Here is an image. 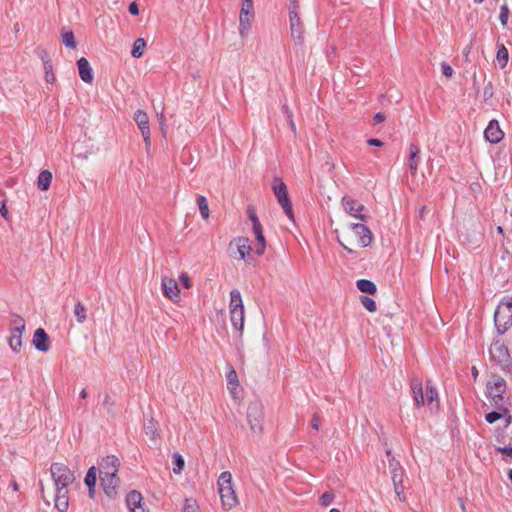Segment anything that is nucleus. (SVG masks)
Instances as JSON below:
<instances>
[{"label":"nucleus","instance_id":"nucleus-56","mask_svg":"<svg viewBox=\"0 0 512 512\" xmlns=\"http://www.w3.org/2000/svg\"><path fill=\"white\" fill-rule=\"evenodd\" d=\"M385 119H386L385 114H384V113H382V112H378V113L374 116V118H373V120H374V124H380V123L384 122V121H385Z\"/></svg>","mask_w":512,"mask_h":512},{"label":"nucleus","instance_id":"nucleus-43","mask_svg":"<svg viewBox=\"0 0 512 512\" xmlns=\"http://www.w3.org/2000/svg\"><path fill=\"white\" fill-rule=\"evenodd\" d=\"M334 499H335V494L333 492H331V491H326L320 497L319 503H320L321 506L327 507L330 504H332Z\"/></svg>","mask_w":512,"mask_h":512},{"label":"nucleus","instance_id":"nucleus-10","mask_svg":"<svg viewBox=\"0 0 512 512\" xmlns=\"http://www.w3.org/2000/svg\"><path fill=\"white\" fill-rule=\"evenodd\" d=\"M289 23L290 32L292 39L297 44H303L304 42V24L299 16V10L289 11Z\"/></svg>","mask_w":512,"mask_h":512},{"label":"nucleus","instance_id":"nucleus-47","mask_svg":"<svg viewBox=\"0 0 512 512\" xmlns=\"http://www.w3.org/2000/svg\"><path fill=\"white\" fill-rule=\"evenodd\" d=\"M282 112L286 116V119H287V121L289 123V126L291 127L292 131L295 132L296 131V127H295V123L293 121L292 111L289 109V107L287 105H283L282 106Z\"/></svg>","mask_w":512,"mask_h":512},{"label":"nucleus","instance_id":"nucleus-30","mask_svg":"<svg viewBox=\"0 0 512 512\" xmlns=\"http://www.w3.org/2000/svg\"><path fill=\"white\" fill-rule=\"evenodd\" d=\"M498 50L496 54L497 61L499 62L501 68H505L508 60H509V53L504 44H498Z\"/></svg>","mask_w":512,"mask_h":512},{"label":"nucleus","instance_id":"nucleus-24","mask_svg":"<svg viewBox=\"0 0 512 512\" xmlns=\"http://www.w3.org/2000/svg\"><path fill=\"white\" fill-rule=\"evenodd\" d=\"M237 245V250L239 253V259L244 260L246 256H249L252 248L250 245V240L247 237H238L234 240Z\"/></svg>","mask_w":512,"mask_h":512},{"label":"nucleus","instance_id":"nucleus-19","mask_svg":"<svg viewBox=\"0 0 512 512\" xmlns=\"http://www.w3.org/2000/svg\"><path fill=\"white\" fill-rule=\"evenodd\" d=\"M32 343L40 352H47L50 349V338L43 328L36 329Z\"/></svg>","mask_w":512,"mask_h":512},{"label":"nucleus","instance_id":"nucleus-9","mask_svg":"<svg viewBox=\"0 0 512 512\" xmlns=\"http://www.w3.org/2000/svg\"><path fill=\"white\" fill-rule=\"evenodd\" d=\"M486 393L489 399L507 395V384L505 379L499 375H491L486 384Z\"/></svg>","mask_w":512,"mask_h":512},{"label":"nucleus","instance_id":"nucleus-52","mask_svg":"<svg viewBox=\"0 0 512 512\" xmlns=\"http://www.w3.org/2000/svg\"><path fill=\"white\" fill-rule=\"evenodd\" d=\"M496 450L507 457H512V445L510 444L507 446H499Z\"/></svg>","mask_w":512,"mask_h":512},{"label":"nucleus","instance_id":"nucleus-13","mask_svg":"<svg viewBox=\"0 0 512 512\" xmlns=\"http://www.w3.org/2000/svg\"><path fill=\"white\" fill-rule=\"evenodd\" d=\"M342 205L344 207V210L349 215L358 218L362 221H365L367 219V216L364 214H361L363 210H365V206L358 201L348 197L344 196L342 198Z\"/></svg>","mask_w":512,"mask_h":512},{"label":"nucleus","instance_id":"nucleus-12","mask_svg":"<svg viewBox=\"0 0 512 512\" xmlns=\"http://www.w3.org/2000/svg\"><path fill=\"white\" fill-rule=\"evenodd\" d=\"M352 234L357 239V245L359 247H367L373 240L371 230L364 224L354 223L350 225Z\"/></svg>","mask_w":512,"mask_h":512},{"label":"nucleus","instance_id":"nucleus-33","mask_svg":"<svg viewBox=\"0 0 512 512\" xmlns=\"http://www.w3.org/2000/svg\"><path fill=\"white\" fill-rule=\"evenodd\" d=\"M146 42L143 38H138L134 41L131 54L135 58H140L143 55Z\"/></svg>","mask_w":512,"mask_h":512},{"label":"nucleus","instance_id":"nucleus-57","mask_svg":"<svg viewBox=\"0 0 512 512\" xmlns=\"http://www.w3.org/2000/svg\"><path fill=\"white\" fill-rule=\"evenodd\" d=\"M386 455L389 461V468L390 470H393V468H395V464L397 461L395 460L394 456H392L391 451H387Z\"/></svg>","mask_w":512,"mask_h":512},{"label":"nucleus","instance_id":"nucleus-46","mask_svg":"<svg viewBox=\"0 0 512 512\" xmlns=\"http://www.w3.org/2000/svg\"><path fill=\"white\" fill-rule=\"evenodd\" d=\"M183 511L184 512H199V506L194 499H186Z\"/></svg>","mask_w":512,"mask_h":512},{"label":"nucleus","instance_id":"nucleus-1","mask_svg":"<svg viewBox=\"0 0 512 512\" xmlns=\"http://www.w3.org/2000/svg\"><path fill=\"white\" fill-rule=\"evenodd\" d=\"M218 492L224 509L230 510L239 504V499L233 487L232 475L229 471L220 474Z\"/></svg>","mask_w":512,"mask_h":512},{"label":"nucleus","instance_id":"nucleus-3","mask_svg":"<svg viewBox=\"0 0 512 512\" xmlns=\"http://www.w3.org/2000/svg\"><path fill=\"white\" fill-rule=\"evenodd\" d=\"M494 321L499 334H504L512 326V298L500 302L494 313Z\"/></svg>","mask_w":512,"mask_h":512},{"label":"nucleus","instance_id":"nucleus-6","mask_svg":"<svg viewBox=\"0 0 512 512\" xmlns=\"http://www.w3.org/2000/svg\"><path fill=\"white\" fill-rule=\"evenodd\" d=\"M263 417L262 404L259 402L250 403L247 409V420L253 433L259 435L263 432Z\"/></svg>","mask_w":512,"mask_h":512},{"label":"nucleus","instance_id":"nucleus-17","mask_svg":"<svg viewBox=\"0 0 512 512\" xmlns=\"http://www.w3.org/2000/svg\"><path fill=\"white\" fill-rule=\"evenodd\" d=\"M484 136L485 139L492 144H497L503 139L504 132L501 130L497 120H491L489 122L484 131Z\"/></svg>","mask_w":512,"mask_h":512},{"label":"nucleus","instance_id":"nucleus-25","mask_svg":"<svg viewBox=\"0 0 512 512\" xmlns=\"http://www.w3.org/2000/svg\"><path fill=\"white\" fill-rule=\"evenodd\" d=\"M490 404L494 409H497L499 411H501L504 408H505V410L511 409V407H512L511 395L507 394V395H503V396H499V397L490 399Z\"/></svg>","mask_w":512,"mask_h":512},{"label":"nucleus","instance_id":"nucleus-23","mask_svg":"<svg viewBox=\"0 0 512 512\" xmlns=\"http://www.w3.org/2000/svg\"><path fill=\"white\" fill-rule=\"evenodd\" d=\"M55 508L59 512H66L69 507L68 490H56V496L54 500Z\"/></svg>","mask_w":512,"mask_h":512},{"label":"nucleus","instance_id":"nucleus-58","mask_svg":"<svg viewBox=\"0 0 512 512\" xmlns=\"http://www.w3.org/2000/svg\"><path fill=\"white\" fill-rule=\"evenodd\" d=\"M368 145L376 146V147H382L383 142L377 138H370L367 140Z\"/></svg>","mask_w":512,"mask_h":512},{"label":"nucleus","instance_id":"nucleus-45","mask_svg":"<svg viewBox=\"0 0 512 512\" xmlns=\"http://www.w3.org/2000/svg\"><path fill=\"white\" fill-rule=\"evenodd\" d=\"M505 414H502L501 411L495 409L489 413H487L485 415V420L489 423V424H493L495 423L496 421L502 419V416H504Z\"/></svg>","mask_w":512,"mask_h":512},{"label":"nucleus","instance_id":"nucleus-20","mask_svg":"<svg viewBox=\"0 0 512 512\" xmlns=\"http://www.w3.org/2000/svg\"><path fill=\"white\" fill-rule=\"evenodd\" d=\"M143 497L138 491H131L126 497V504L130 512H148L145 510L143 503Z\"/></svg>","mask_w":512,"mask_h":512},{"label":"nucleus","instance_id":"nucleus-55","mask_svg":"<svg viewBox=\"0 0 512 512\" xmlns=\"http://www.w3.org/2000/svg\"><path fill=\"white\" fill-rule=\"evenodd\" d=\"M128 10L134 16L139 15V7L136 2L130 3Z\"/></svg>","mask_w":512,"mask_h":512},{"label":"nucleus","instance_id":"nucleus-48","mask_svg":"<svg viewBox=\"0 0 512 512\" xmlns=\"http://www.w3.org/2000/svg\"><path fill=\"white\" fill-rule=\"evenodd\" d=\"M145 432L152 438H154L157 434V423L154 422L153 419L149 420V422L145 425Z\"/></svg>","mask_w":512,"mask_h":512},{"label":"nucleus","instance_id":"nucleus-39","mask_svg":"<svg viewBox=\"0 0 512 512\" xmlns=\"http://www.w3.org/2000/svg\"><path fill=\"white\" fill-rule=\"evenodd\" d=\"M96 480V468L95 466H92L88 469L84 482L87 487H95Z\"/></svg>","mask_w":512,"mask_h":512},{"label":"nucleus","instance_id":"nucleus-27","mask_svg":"<svg viewBox=\"0 0 512 512\" xmlns=\"http://www.w3.org/2000/svg\"><path fill=\"white\" fill-rule=\"evenodd\" d=\"M357 288L363 292L368 293L370 295H374L377 292V287L374 282L368 279H360L356 283Z\"/></svg>","mask_w":512,"mask_h":512},{"label":"nucleus","instance_id":"nucleus-16","mask_svg":"<svg viewBox=\"0 0 512 512\" xmlns=\"http://www.w3.org/2000/svg\"><path fill=\"white\" fill-rule=\"evenodd\" d=\"M119 466H120V461L116 456H114V455L106 456L99 463V474H100V476L101 475H109L110 473L117 474Z\"/></svg>","mask_w":512,"mask_h":512},{"label":"nucleus","instance_id":"nucleus-32","mask_svg":"<svg viewBox=\"0 0 512 512\" xmlns=\"http://www.w3.org/2000/svg\"><path fill=\"white\" fill-rule=\"evenodd\" d=\"M22 333H17L16 331L11 330V335L9 337V346L10 348L17 352L20 350L22 346Z\"/></svg>","mask_w":512,"mask_h":512},{"label":"nucleus","instance_id":"nucleus-14","mask_svg":"<svg viewBox=\"0 0 512 512\" xmlns=\"http://www.w3.org/2000/svg\"><path fill=\"white\" fill-rule=\"evenodd\" d=\"M100 480L104 493L110 498L115 497L117 494V488L120 484V478L118 475L112 473L109 475H101Z\"/></svg>","mask_w":512,"mask_h":512},{"label":"nucleus","instance_id":"nucleus-40","mask_svg":"<svg viewBox=\"0 0 512 512\" xmlns=\"http://www.w3.org/2000/svg\"><path fill=\"white\" fill-rule=\"evenodd\" d=\"M360 302L369 312H375L377 310L376 302L368 296H360Z\"/></svg>","mask_w":512,"mask_h":512},{"label":"nucleus","instance_id":"nucleus-51","mask_svg":"<svg viewBox=\"0 0 512 512\" xmlns=\"http://www.w3.org/2000/svg\"><path fill=\"white\" fill-rule=\"evenodd\" d=\"M441 70H442L443 75L448 78L452 77L453 72H454L452 67L446 62H443L441 64Z\"/></svg>","mask_w":512,"mask_h":512},{"label":"nucleus","instance_id":"nucleus-63","mask_svg":"<svg viewBox=\"0 0 512 512\" xmlns=\"http://www.w3.org/2000/svg\"><path fill=\"white\" fill-rule=\"evenodd\" d=\"M0 214L7 219L8 217V210L6 208V205H5V202H2V204L0 205Z\"/></svg>","mask_w":512,"mask_h":512},{"label":"nucleus","instance_id":"nucleus-36","mask_svg":"<svg viewBox=\"0 0 512 512\" xmlns=\"http://www.w3.org/2000/svg\"><path fill=\"white\" fill-rule=\"evenodd\" d=\"M11 325H12L11 330L16 331L17 333H23L25 330V321L19 315H13Z\"/></svg>","mask_w":512,"mask_h":512},{"label":"nucleus","instance_id":"nucleus-60","mask_svg":"<svg viewBox=\"0 0 512 512\" xmlns=\"http://www.w3.org/2000/svg\"><path fill=\"white\" fill-rule=\"evenodd\" d=\"M337 240H338L339 244H340V245H341V246H342V247H343V248H344L348 253H353V252H354V250H353L351 247H349V246L347 245V243H346V242H344L340 237H337Z\"/></svg>","mask_w":512,"mask_h":512},{"label":"nucleus","instance_id":"nucleus-29","mask_svg":"<svg viewBox=\"0 0 512 512\" xmlns=\"http://www.w3.org/2000/svg\"><path fill=\"white\" fill-rule=\"evenodd\" d=\"M426 400L427 404L432 406L434 402L438 403V392L435 387L432 386L431 380L426 382Z\"/></svg>","mask_w":512,"mask_h":512},{"label":"nucleus","instance_id":"nucleus-50","mask_svg":"<svg viewBox=\"0 0 512 512\" xmlns=\"http://www.w3.org/2000/svg\"><path fill=\"white\" fill-rule=\"evenodd\" d=\"M179 281H180V282H181V284H182L185 288H187V289L191 288V286H192V283H191L190 277H189V276H188V274H187V273H185V272H183V273H181V274H180V276H179Z\"/></svg>","mask_w":512,"mask_h":512},{"label":"nucleus","instance_id":"nucleus-35","mask_svg":"<svg viewBox=\"0 0 512 512\" xmlns=\"http://www.w3.org/2000/svg\"><path fill=\"white\" fill-rule=\"evenodd\" d=\"M62 36V43L68 47V48H76L77 43L75 41V37L72 31H64L61 34Z\"/></svg>","mask_w":512,"mask_h":512},{"label":"nucleus","instance_id":"nucleus-28","mask_svg":"<svg viewBox=\"0 0 512 512\" xmlns=\"http://www.w3.org/2000/svg\"><path fill=\"white\" fill-rule=\"evenodd\" d=\"M253 232H254L255 238L257 240L256 254L262 255L266 249V241H265V237L263 235L262 226L258 227L256 229H253Z\"/></svg>","mask_w":512,"mask_h":512},{"label":"nucleus","instance_id":"nucleus-44","mask_svg":"<svg viewBox=\"0 0 512 512\" xmlns=\"http://www.w3.org/2000/svg\"><path fill=\"white\" fill-rule=\"evenodd\" d=\"M173 460H174V465H175V467L173 468V472L175 474H180L184 467L185 461L179 453H175L173 455Z\"/></svg>","mask_w":512,"mask_h":512},{"label":"nucleus","instance_id":"nucleus-4","mask_svg":"<svg viewBox=\"0 0 512 512\" xmlns=\"http://www.w3.org/2000/svg\"><path fill=\"white\" fill-rule=\"evenodd\" d=\"M50 472L56 490H67V487L75 480L74 473L63 463H53Z\"/></svg>","mask_w":512,"mask_h":512},{"label":"nucleus","instance_id":"nucleus-42","mask_svg":"<svg viewBox=\"0 0 512 512\" xmlns=\"http://www.w3.org/2000/svg\"><path fill=\"white\" fill-rule=\"evenodd\" d=\"M45 79L48 83H54L56 78L53 73V66L49 60L44 61Z\"/></svg>","mask_w":512,"mask_h":512},{"label":"nucleus","instance_id":"nucleus-34","mask_svg":"<svg viewBox=\"0 0 512 512\" xmlns=\"http://www.w3.org/2000/svg\"><path fill=\"white\" fill-rule=\"evenodd\" d=\"M226 379H227V382H228V388L231 392H233L236 387L238 386L239 382H238V376H237V373L236 371L233 369L232 366L229 367V371L226 375Z\"/></svg>","mask_w":512,"mask_h":512},{"label":"nucleus","instance_id":"nucleus-54","mask_svg":"<svg viewBox=\"0 0 512 512\" xmlns=\"http://www.w3.org/2000/svg\"><path fill=\"white\" fill-rule=\"evenodd\" d=\"M311 426L312 428H314L315 430H318L319 429V426H320V417L318 414H314L313 417H312V420H311Z\"/></svg>","mask_w":512,"mask_h":512},{"label":"nucleus","instance_id":"nucleus-15","mask_svg":"<svg viewBox=\"0 0 512 512\" xmlns=\"http://www.w3.org/2000/svg\"><path fill=\"white\" fill-rule=\"evenodd\" d=\"M162 291L163 294L170 300L178 302L180 300V290L178 284L174 278L163 277L162 278Z\"/></svg>","mask_w":512,"mask_h":512},{"label":"nucleus","instance_id":"nucleus-11","mask_svg":"<svg viewBox=\"0 0 512 512\" xmlns=\"http://www.w3.org/2000/svg\"><path fill=\"white\" fill-rule=\"evenodd\" d=\"M133 118L142 133L143 140L145 143V148L147 151H149L150 146H151V134H150V128H149L148 115H147V113H145L142 110H137L134 113Z\"/></svg>","mask_w":512,"mask_h":512},{"label":"nucleus","instance_id":"nucleus-41","mask_svg":"<svg viewBox=\"0 0 512 512\" xmlns=\"http://www.w3.org/2000/svg\"><path fill=\"white\" fill-rule=\"evenodd\" d=\"M247 215H248L249 220L252 222L253 229H256V228L262 226L258 219V216L256 214L255 208L253 206L249 205L247 207Z\"/></svg>","mask_w":512,"mask_h":512},{"label":"nucleus","instance_id":"nucleus-31","mask_svg":"<svg viewBox=\"0 0 512 512\" xmlns=\"http://www.w3.org/2000/svg\"><path fill=\"white\" fill-rule=\"evenodd\" d=\"M197 205L200 211V214L204 220H207L210 215L208 201L205 196L198 195L197 197Z\"/></svg>","mask_w":512,"mask_h":512},{"label":"nucleus","instance_id":"nucleus-7","mask_svg":"<svg viewBox=\"0 0 512 512\" xmlns=\"http://www.w3.org/2000/svg\"><path fill=\"white\" fill-rule=\"evenodd\" d=\"M254 18L253 0H243L239 17V34L242 38L248 35L251 22Z\"/></svg>","mask_w":512,"mask_h":512},{"label":"nucleus","instance_id":"nucleus-37","mask_svg":"<svg viewBox=\"0 0 512 512\" xmlns=\"http://www.w3.org/2000/svg\"><path fill=\"white\" fill-rule=\"evenodd\" d=\"M404 471L399 462H396L395 468L391 470V478L393 483H403Z\"/></svg>","mask_w":512,"mask_h":512},{"label":"nucleus","instance_id":"nucleus-2","mask_svg":"<svg viewBox=\"0 0 512 512\" xmlns=\"http://www.w3.org/2000/svg\"><path fill=\"white\" fill-rule=\"evenodd\" d=\"M229 312L232 326L239 332V336H242L244 330V305L241 293L237 289H233L230 292Z\"/></svg>","mask_w":512,"mask_h":512},{"label":"nucleus","instance_id":"nucleus-64","mask_svg":"<svg viewBox=\"0 0 512 512\" xmlns=\"http://www.w3.org/2000/svg\"><path fill=\"white\" fill-rule=\"evenodd\" d=\"M496 440L499 443H502V444L505 443L503 432H500L499 430H497Z\"/></svg>","mask_w":512,"mask_h":512},{"label":"nucleus","instance_id":"nucleus-59","mask_svg":"<svg viewBox=\"0 0 512 512\" xmlns=\"http://www.w3.org/2000/svg\"><path fill=\"white\" fill-rule=\"evenodd\" d=\"M299 10V0H289V11Z\"/></svg>","mask_w":512,"mask_h":512},{"label":"nucleus","instance_id":"nucleus-26","mask_svg":"<svg viewBox=\"0 0 512 512\" xmlns=\"http://www.w3.org/2000/svg\"><path fill=\"white\" fill-rule=\"evenodd\" d=\"M52 181V173L48 170H43L40 172L37 179V187L41 191H46L49 189Z\"/></svg>","mask_w":512,"mask_h":512},{"label":"nucleus","instance_id":"nucleus-49","mask_svg":"<svg viewBox=\"0 0 512 512\" xmlns=\"http://www.w3.org/2000/svg\"><path fill=\"white\" fill-rule=\"evenodd\" d=\"M508 18H509V9H508V6L506 4H504L500 8L499 20H500L501 24L506 25L508 22Z\"/></svg>","mask_w":512,"mask_h":512},{"label":"nucleus","instance_id":"nucleus-38","mask_svg":"<svg viewBox=\"0 0 512 512\" xmlns=\"http://www.w3.org/2000/svg\"><path fill=\"white\" fill-rule=\"evenodd\" d=\"M74 314H75V316L77 318V321L79 323H83L86 320V318H87L86 308H85V306L80 301H78L75 304Z\"/></svg>","mask_w":512,"mask_h":512},{"label":"nucleus","instance_id":"nucleus-61","mask_svg":"<svg viewBox=\"0 0 512 512\" xmlns=\"http://www.w3.org/2000/svg\"><path fill=\"white\" fill-rule=\"evenodd\" d=\"M113 401H111V398L108 394L105 395L103 405L107 406L109 409L113 406Z\"/></svg>","mask_w":512,"mask_h":512},{"label":"nucleus","instance_id":"nucleus-22","mask_svg":"<svg viewBox=\"0 0 512 512\" xmlns=\"http://www.w3.org/2000/svg\"><path fill=\"white\" fill-rule=\"evenodd\" d=\"M77 67H78V71H79V76L81 78V80L85 83H92L93 82V71H92V68L88 62V60L84 57H81L78 61H77Z\"/></svg>","mask_w":512,"mask_h":512},{"label":"nucleus","instance_id":"nucleus-18","mask_svg":"<svg viewBox=\"0 0 512 512\" xmlns=\"http://www.w3.org/2000/svg\"><path fill=\"white\" fill-rule=\"evenodd\" d=\"M410 390L415 406H423L425 404V396L423 393V384L421 379L413 377L410 382Z\"/></svg>","mask_w":512,"mask_h":512},{"label":"nucleus","instance_id":"nucleus-53","mask_svg":"<svg viewBox=\"0 0 512 512\" xmlns=\"http://www.w3.org/2000/svg\"><path fill=\"white\" fill-rule=\"evenodd\" d=\"M502 414H505L504 416H502V419H504L505 421V427H508L509 425L512 424V414H511V411L510 409H502L501 410Z\"/></svg>","mask_w":512,"mask_h":512},{"label":"nucleus","instance_id":"nucleus-62","mask_svg":"<svg viewBox=\"0 0 512 512\" xmlns=\"http://www.w3.org/2000/svg\"><path fill=\"white\" fill-rule=\"evenodd\" d=\"M159 121H160V129H161V132L163 134V136H165L166 134V129H165V124H164V115L161 113L160 116H159Z\"/></svg>","mask_w":512,"mask_h":512},{"label":"nucleus","instance_id":"nucleus-21","mask_svg":"<svg viewBox=\"0 0 512 512\" xmlns=\"http://www.w3.org/2000/svg\"><path fill=\"white\" fill-rule=\"evenodd\" d=\"M420 148L418 145L411 143L409 145V155L407 158V165L412 175H416L418 171V165L420 163Z\"/></svg>","mask_w":512,"mask_h":512},{"label":"nucleus","instance_id":"nucleus-5","mask_svg":"<svg viewBox=\"0 0 512 512\" xmlns=\"http://www.w3.org/2000/svg\"><path fill=\"white\" fill-rule=\"evenodd\" d=\"M272 189L275 197L277 198L278 203L283 208L284 213L290 220L294 221V213L292 210V205L289 198L287 186L285 185L281 178L276 177L273 179Z\"/></svg>","mask_w":512,"mask_h":512},{"label":"nucleus","instance_id":"nucleus-8","mask_svg":"<svg viewBox=\"0 0 512 512\" xmlns=\"http://www.w3.org/2000/svg\"><path fill=\"white\" fill-rule=\"evenodd\" d=\"M491 359L505 369L511 362L508 348L500 341H495L489 348Z\"/></svg>","mask_w":512,"mask_h":512}]
</instances>
